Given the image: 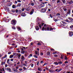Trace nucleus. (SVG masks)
I'll list each match as a JSON object with an SVG mask.
<instances>
[{
  "mask_svg": "<svg viewBox=\"0 0 73 73\" xmlns=\"http://www.w3.org/2000/svg\"><path fill=\"white\" fill-rule=\"evenodd\" d=\"M36 20L37 21V24H38V25H39V28L40 29H41L42 27L44 25V23H42V20L38 17L37 18Z\"/></svg>",
  "mask_w": 73,
  "mask_h": 73,
  "instance_id": "obj_1",
  "label": "nucleus"
},
{
  "mask_svg": "<svg viewBox=\"0 0 73 73\" xmlns=\"http://www.w3.org/2000/svg\"><path fill=\"white\" fill-rule=\"evenodd\" d=\"M44 27H43L42 30V31H51L53 30V29L52 28H50L49 27V25H46V24H44Z\"/></svg>",
  "mask_w": 73,
  "mask_h": 73,
  "instance_id": "obj_2",
  "label": "nucleus"
},
{
  "mask_svg": "<svg viewBox=\"0 0 73 73\" xmlns=\"http://www.w3.org/2000/svg\"><path fill=\"white\" fill-rule=\"evenodd\" d=\"M11 23L13 25H15L16 24V21L15 20H13L11 21Z\"/></svg>",
  "mask_w": 73,
  "mask_h": 73,
  "instance_id": "obj_3",
  "label": "nucleus"
},
{
  "mask_svg": "<svg viewBox=\"0 0 73 73\" xmlns=\"http://www.w3.org/2000/svg\"><path fill=\"white\" fill-rule=\"evenodd\" d=\"M69 34L70 36H72V35H73V32L71 31H70L69 32Z\"/></svg>",
  "mask_w": 73,
  "mask_h": 73,
  "instance_id": "obj_4",
  "label": "nucleus"
},
{
  "mask_svg": "<svg viewBox=\"0 0 73 73\" xmlns=\"http://www.w3.org/2000/svg\"><path fill=\"white\" fill-rule=\"evenodd\" d=\"M35 54L36 55H38V56H39V52L38 51H35Z\"/></svg>",
  "mask_w": 73,
  "mask_h": 73,
  "instance_id": "obj_5",
  "label": "nucleus"
},
{
  "mask_svg": "<svg viewBox=\"0 0 73 73\" xmlns=\"http://www.w3.org/2000/svg\"><path fill=\"white\" fill-rule=\"evenodd\" d=\"M30 13V15H31L33 13V12H34V9H32Z\"/></svg>",
  "mask_w": 73,
  "mask_h": 73,
  "instance_id": "obj_6",
  "label": "nucleus"
},
{
  "mask_svg": "<svg viewBox=\"0 0 73 73\" xmlns=\"http://www.w3.org/2000/svg\"><path fill=\"white\" fill-rule=\"evenodd\" d=\"M42 12H45L46 11V9H45L42 8L41 10Z\"/></svg>",
  "mask_w": 73,
  "mask_h": 73,
  "instance_id": "obj_7",
  "label": "nucleus"
},
{
  "mask_svg": "<svg viewBox=\"0 0 73 73\" xmlns=\"http://www.w3.org/2000/svg\"><path fill=\"white\" fill-rule=\"evenodd\" d=\"M31 7L30 6H29L28 8H26V9L27 11H30L31 9Z\"/></svg>",
  "mask_w": 73,
  "mask_h": 73,
  "instance_id": "obj_8",
  "label": "nucleus"
},
{
  "mask_svg": "<svg viewBox=\"0 0 73 73\" xmlns=\"http://www.w3.org/2000/svg\"><path fill=\"white\" fill-rule=\"evenodd\" d=\"M38 70L40 72H41L42 71V68L41 67H38Z\"/></svg>",
  "mask_w": 73,
  "mask_h": 73,
  "instance_id": "obj_9",
  "label": "nucleus"
},
{
  "mask_svg": "<svg viewBox=\"0 0 73 73\" xmlns=\"http://www.w3.org/2000/svg\"><path fill=\"white\" fill-rule=\"evenodd\" d=\"M68 19L70 20H71V21L72 22H73V19H72V18L70 17H69L68 18Z\"/></svg>",
  "mask_w": 73,
  "mask_h": 73,
  "instance_id": "obj_10",
  "label": "nucleus"
},
{
  "mask_svg": "<svg viewBox=\"0 0 73 73\" xmlns=\"http://www.w3.org/2000/svg\"><path fill=\"white\" fill-rule=\"evenodd\" d=\"M7 70H8L9 72H11V68H7Z\"/></svg>",
  "mask_w": 73,
  "mask_h": 73,
  "instance_id": "obj_11",
  "label": "nucleus"
},
{
  "mask_svg": "<svg viewBox=\"0 0 73 73\" xmlns=\"http://www.w3.org/2000/svg\"><path fill=\"white\" fill-rule=\"evenodd\" d=\"M21 16L23 17H25V16H26V14L25 13H23L22 14Z\"/></svg>",
  "mask_w": 73,
  "mask_h": 73,
  "instance_id": "obj_12",
  "label": "nucleus"
},
{
  "mask_svg": "<svg viewBox=\"0 0 73 73\" xmlns=\"http://www.w3.org/2000/svg\"><path fill=\"white\" fill-rule=\"evenodd\" d=\"M35 29L36 31H38L39 30V27H38L36 26L35 27Z\"/></svg>",
  "mask_w": 73,
  "mask_h": 73,
  "instance_id": "obj_13",
  "label": "nucleus"
},
{
  "mask_svg": "<svg viewBox=\"0 0 73 73\" xmlns=\"http://www.w3.org/2000/svg\"><path fill=\"white\" fill-rule=\"evenodd\" d=\"M14 56V55H11L10 56L9 58H12Z\"/></svg>",
  "mask_w": 73,
  "mask_h": 73,
  "instance_id": "obj_14",
  "label": "nucleus"
},
{
  "mask_svg": "<svg viewBox=\"0 0 73 73\" xmlns=\"http://www.w3.org/2000/svg\"><path fill=\"white\" fill-rule=\"evenodd\" d=\"M73 3V1H71L70 2H68V4H72Z\"/></svg>",
  "mask_w": 73,
  "mask_h": 73,
  "instance_id": "obj_15",
  "label": "nucleus"
},
{
  "mask_svg": "<svg viewBox=\"0 0 73 73\" xmlns=\"http://www.w3.org/2000/svg\"><path fill=\"white\" fill-rule=\"evenodd\" d=\"M53 20L54 21H55V22H56V21H58V19H55V18H54Z\"/></svg>",
  "mask_w": 73,
  "mask_h": 73,
  "instance_id": "obj_16",
  "label": "nucleus"
},
{
  "mask_svg": "<svg viewBox=\"0 0 73 73\" xmlns=\"http://www.w3.org/2000/svg\"><path fill=\"white\" fill-rule=\"evenodd\" d=\"M17 56H18V57H20L21 56V54H20L17 53Z\"/></svg>",
  "mask_w": 73,
  "mask_h": 73,
  "instance_id": "obj_17",
  "label": "nucleus"
},
{
  "mask_svg": "<svg viewBox=\"0 0 73 73\" xmlns=\"http://www.w3.org/2000/svg\"><path fill=\"white\" fill-rule=\"evenodd\" d=\"M58 64H60V65L62 64V62L61 61L58 62Z\"/></svg>",
  "mask_w": 73,
  "mask_h": 73,
  "instance_id": "obj_18",
  "label": "nucleus"
},
{
  "mask_svg": "<svg viewBox=\"0 0 73 73\" xmlns=\"http://www.w3.org/2000/svg\"><path fill=\"white\" fill-rule=\"evenodd\" d=\"M12 8L14 9L15 8H16V5H13L12 6Z\"/></svg>",
  "mask_w": 73,
  "mask_h": 73,
  "instance_id": "obj_19",
  "label": "nucleus"
},
{
  "mask_svg": "<svg viewBox=\"0 0 73 73\" xmlns=\"http://www.w3.org/2000/svg\"><path fill=\"white\" fill-rule=\"evenodd\" d=\"M16 28L17 29H18L19 30H21V28L19 27L18 26H17Z\"/></svg>",
  "mask_w": 73,
  "mask_h": 73,
  "instance_id": "obj_20",
  "label": "nucleus"
},
{
  "mask_svg": "<svg viewBox=\"0 0 73 73\" xmlns=\"http://www.w3.org/2000/svg\"><path fill=\"white\" fill-rule=\"evenodd\" d=\"M9 11V8L7 7L6 9V11L7 12V11Z\"/></svg>",
  "mask_w": 73,
  "mask_h": 73,
  "instance_id": "obj_21",
  "label": "nucleus"
},
{
  "mask_svg": "<svg viewBox=\"0 0 73 73\" xmlns=\"http://www.w3.org/2000/svg\"><path fill=\"white\" fill-rule=\"evenodd\" d=\"M33 57H35V58H38V56H37L36 55H33Z\"/></svg>",
  "mask_w": 73,
  "mask_h": 73,
  "instance_id": "obj_22",
  "label": "nucleus"
},
{
  "mask_svg": "<svg viewBox=\"0 0 73 73\" xmlns=\"http://www.w3.org/2000/svg\"><path fill=\"white\" fill-rule=\"evenodd\" d=\"M21 6V4L20 3H19L18 4V5L17 6V7H19Z\"/></svg>",
  "mask_w": 73,
  "mask_h": 73,
  "instance_id": "obj_23",
  "label": "nucleus"
},
{
  "mask_svg": "<svg viewBox=\"0 0 73 73\" xmlns=\"http://www.w3.org/2000/svg\"><path fill=\"white\" fill-rule=\"evenodd\" d=\"M21 53L22 54H24L25 53V51L24 50L21 51Z\"/></svg>",
  "mask_w": 73,
  "mask_h": 73,
  "instance_id": "obj_24",
  "label": "nucleus"
},
{
  "mask_svg": "<svg viewBox=\"0 0 73 73\" xmlns=\"http://www.w3.org/2000/svg\"><path fill=\"white\" fill-rule=\"evenodd\" d=\"M34 5H35V3H32L31 4V5L33 6H34Z\"/></svg>",
  "mask_w": 73,
  "mask_h": 73,
  "instance_id": "obj_25",
  "label": "nucleus"
},
{
  "mask_svg": "<svg viewBox=\"0 0 73 73\" xmlns=\"http://www.w3.org/2000/svg\"><path fill=\"white\" fill-rule=\"evenodd\" d=\"M5 64V62H1V65H4V64Z\"/></svg>",
  "mask_w": 73,
  "mask_h": 73,
  "instance_id": "obj_26",
  "label": "nucleus"
},
{
  "mask_svg": "<svg viewBox=\"0 0 73 73\" xmlns=\"http://www.w3.org/2000/svg\"><path fill=\"white\" fill-rule=\"evenodd\" d=\"M40 55L41 56H43V55H44V53H43L42 52H40Z\"/></svg>",
  "mask_w": 73,
  "mask_h": 73,
  "instance_id": "obj_27",
  "label": "nucleus"
},
{
  "mask_svg": "<svg viewBox=\"0 0 73 73\" xmlns=\"http://www.w3.org/2000/svg\"><path fill=\"white\" fill-rule=\"evenodd\" d=\"M54 64L55 65H58V63H57V62H54Z\"/></svg>",
  "mask_w": 73,
  "mask_h": 73,
  "instance_id": "obj_28",
  "label": "nucleus"
},
{
  "mask_svg": "<svg viewBox=\"0 0 73 73\" xmlns=\"http://www.w3.org/2000/svg\"><path fill=\"white\" fill-rule=\"evenodd\" d=\"M10 61V59H8L7 60V62L8 64H10L9 63V61Z\"/></svg>",
  "mask_w": 73,
  "mask_h": 73,
  "instance_id": "obj_29",
  "label": "nucleus"
},
{
  "mask_svg": "<svg viewBox=\"0 0 73 73\" xmlns=\"http://www.w3.org/2000/svg\"><path fill=\"white\" fill-rule=\"evenodd\" d=\"M21 58H22V59H23V60H25V58L23 56H22Z\"/></svg>",
  "mask_w": 73,
  "mask_h": 73,
  "instance_id": "obj_30",
  "label": "nucleus"
},
{
  "mask_svg": "<svg viewBox=\"0 0 73 73\" xmlns=\"http://www.w3.org/2000/svg\"><path fill=\"white\" fill-rule=\"evenodd\" d=\"M61 70H62V69L61 68H60L59 70H58V72H60Z\"/></svg>",
  "mask_w": 73,
  "mask_h": 73,
  "instance_id": "obj_31",
  "label": "nucleus"
},
{
  "mask_svg": "<svg viewBox=\"0 0 73 73\" xmlns=\"http://www.w3.org/2000/svg\"><path fill=\"white\" fill-rule=\"evenodd\" d=\"M62 59H64V56H63V55H61V56L60 57Z\"/></svg>",
  "mask_w": 73,
  "mask_h": 73,
  "instance_id": "obj_32",
  "label": "nucleus"
},
{
  "mask_svg": "<svg viewBox=\"0 0 73 73\" xmlns=\"http://www.w3.org/2000/svg\"><path fill=\"white\" fill-rule=\"evenodd\" d=\"M62 1L63 3H65V0H62Z\"/></svg>",
  "mask_w": 73,
  "mask_h": 73,
  "instance_id": "obj_33",
  "label": "nucleus"
},
{
  "mask_svg": "<svg viewBox=\"0 0 73 73\" xmlns=\"http://www.w3.org/2000/svg\"><path fill=\"white\" fill-rule=\"evenodd\" d=\"M68 61H66L65 62V64H66V65H68Z\"/></svg>",
  "mask_w": 73,
  "mask_h": 73,
  "instance_id": "obj_34",
  "label": "nucleus"
},
{
  "mask_svg": "<svg viewBox=\"0 0 73 73\" xmlns=\"http://www.w3.org/2000/svg\"><path fill=\"white\" fill-rule=\"evenodd\" d=\"M2 70H3V72H3V73H5V70H4V68H2Z\"/></svg>",
  "mask_w": 73,
  "mask_h": 73,
  "instance_id": "obj_35",
  "label": "nucleus"
},
{
  "mask_svg": "<svg viewBox=\"0 0 73 73\" xmlns=\"http://www.w3.org/2000/svg\"><path fill=\"white\" fill-rule=\"evenodd\" d=\"M7 57V56L6 55H5L4 57L3 58H6Z\"/></svg>",
  "mask_w": 73,
  "mask_h": 73,
  "instance_id": "obj_36",
  "label": "nucleus"
},
{
  "mask_svg": "<svg viewBox=\"0 0 73 73\" xmlns=\"http://www.w3.org/2000/svg\"><path fill=\"white\" fill-rule=\"evenodd\" d=\"M18 71L16 69H15L14 70V72H17Z\"/></svg>",
  "mask_w": 73,
  "mask_h": 73,
  "instance_id": "obj_37",
  "label": "nucleus"
},
{
  "mask_svg": "<svg viewBox=\"0 0 73 73\" xmlns=\"http://www.w3.org/2000/svg\"><path fill=\"white\" fill-rule=\"evenodd\" d=\"M12 29H16V27H12Z\"/></svg>",
  "mask_w": 73,
  "mask_h": 73,
  "instance_id": "obj_38",
  "label": "nucleus"
},
{
  "mask_svg": "<svg viewBox=\"0 0 73 73\" xmlns=\"http://www.w3.org/2000/svg\"><path fill=\"white\" fill-rule=\"evenodd\" d=\"M70 28L71 29H73V25L70 26Z\"/></svg>",
  "mask_w": 73,
  "mask_h": 73,
  "instance_id": "obj_39",
  "label": "nucleus"
},
{
  "mask_svg": "<svg viewBox=\"0 0 73 73\" xmlns=\"http://www.w3.org/2000/svg\"><path fill=\"white\" fill-rule=\"evenodd\" d=\"M12 12L13 13H14V12H15V10H12Z\"/></svg>",
  "mask_w": 73,
  "mask_h": 73,
  "instance_id": "obj_40",
  "label": "nucleus"
},
{
  "mask_svg": "<svg viewBox=\"0 0 73 73\" xmlns=\"http://www.w3.org/2000/svg\"><path fill=\"white\" fill-rule=\"evenodd\" d=\"M63 10L64 11H66V9L65 8H63Z\"/></svg>",
  "mask_w": 73,
  "mask_h": 73,
  "instance_id": "obj_41",
  "label": "nucleus"
},
{
  "mask_svg": "<svg viewBox=\"0 0 73 73\" xmlns=\"http://www.w3.org/2000/svg\"><path fill=\"white\" fill-rule=\"evenodd\" d=\"M66 25H67V24H65L64 25H62V26H64L65 27H66Z\"/></svg>",
  "mask_w": 73,
  "mask_h": 73,
  "instance_id": "obj_42",
  "label": "nucleus"
},
{
  "mask_svg": "<svg viewBox=\"0 0 73 73\" xmlns=\"http://www.w3.org/2000/svg\"><path fill=\"white\" fill-rule=\"evenodd\" d=\"M62 23L64 24H66V23L65 22L62 21Z\"/></svg>",
  "mask_w": 73,
  "mask_h": 73,
  "instance_id": "obj_43",
  "label": "nucleus"
},
{
  "mask_svg": "<svg viewBox=\"0 0 73 73\" xmlns=\"http://www.w3.org/2000/svg\"><path fill=\"white\" fill-rule=\"evenodd\" d=\"M38 45H41V43L40 42H38Z\"/></svg>",
  "mask_w": 73,
  "mask_h": 73,
  "instance_id": "obj_44",
  "label": "nucleus"
},
{
  "mask_svg": "<svg viewBox=\"0 0 73 73\" xmlns=\"http://www.w3.org/2000/svg\"><path fill=\"white\" fill-rule=\"evenodd\" d=\"M65 65V64L64 63H63V64L62 65V66H64Z\"/></svg>",
  "mask_w": 73,
  "mask_h": 73,
  "instance_id": "obj_45",
  "label": "nucleus"
},
{
  "mask_svg": "<svg viewBox=\"0 0 73 73\" xmlns=\"http://www.w3.org/2000/svg\"><path fill=\"white\" fill-rule=\"evenodd\" d=\"M60 16V14L59 13H58L56 15V16Z\"/></svg>",
  "mask_w": 73,
  "mask_h": 73,
  "instance_id": "obj_46",
  "label": "nucleus"
},
{
  "mask_svg": "<svg viewBox=\"0 0 73 73\" xmlns=\"http://www.w3.org/2000/svg\"><path fill=\"white\" fill-rule=\"evenodd\" d=\"M25 57H28V55L27 54H25Z\"/></svg>",
  "mask_w": 73,
  "mask_h": 73,
  "instance_id": "obj_47",
  "label": "nucleus"
},
{
  "mask_svg": "<svg viewBox=\"0 0 73 73\" xmlns=\"http://www.w3.org/2000/svg\"><path fill=\"white\" fill-rule=\"evenodd\" d=\"M18 10H17V9L15 10V11L16 12V13H17V12H18Z\"/></svg>",
  "mask_w": 73,
  "mask_h": 73,
  "instance_id": "obj_48",
  "label": "nucleus"
},
{
  "mask_svg": "<svg viewBox=\"0 0 73 73\" xmlns=\"http://www.w3.org/2000/svg\"><path fill=\"white\" fill-rule=\"evenodd\" d=\"M22 11H24V8H23L21 9Z\"/></svg>",
  "mask_w": 73,
  "mask_h": 73,
  "instance_id": "obj_49",
  "label": "nucleus"
},
{
  "mask_svg": "<svg viewBox=\"0 0 73 73\" xmlns=\"http://www.w3.org/2000/svg\"><path fill=\"white\" fill-rule=\"evenodd\" d=\"M11 4L10 3H9L8 5V6H9H9H11Z\"/></svg>",
  "mask_w": 73,
  "mask_h": 73,
  "instance_id": "obj_50",
  "label": "nucleus"
},
{
  "mask_svg": "<svg viewBox=\"0 0 73 73\" xmlns=\"http://www.w3.org/2000/svg\"><path fill=\"white\" fill-rule=\"evenodd\" d=\"M49 72H50V73H52V70H49Z\"/></svg>",
  "mask_w": 73,
  "mask_h": 73,
  "instance_id": "obj_51",
  "label": "nucleus"
},
{
  "mask_svg": "<svg viewBox=\"0 0 73 73\" xmlns=\"http://www.w3.org/2000/svg\"><path fill=\"white\" fill-rule=\"evenodd\" d=\"M38 64H39V62L38 61L37 62V66H38Z\"/></svg>",
  "mask_w": 73,
  "mask_h": 73,
  "instance_id": "obj_52",
  "label": "nucleus"
},
{
  "mask_svg": "<svg viewBox=\"0 0 73 73\" xmlns=\"http://www.w3.org/2000/svg\"><path fill=\"white\" fill-rule=\"evenodd\" d=\"M34 65V64H32L31 65V67H33Z\"/></svg>",
  "mask_w": 73,
  "mask_h": 73,
  "instance_id": "obj_53",
  "label": "nucleus"
},
{
  "mask_svg": "<svg viewBox=\"0 0 73 73\" xmlns=\"http://www.w3.org/2000/svg\"><path fill=\"white\" fill-rule=\"evenodd\" d=\"M17 1H18V2H19V3H21V1H20V0H18Z\"/></svg>",
  "mask_w": 73,
  "mask_h": 73,
  "instance_id": "obj_54",
  "label": "nucleus"
},
{
  "mask_svg": "<svg viewBox=\"0 0 73 73\" xmlns=\"http://www.w3.org/2000/svg\"><path fill=\"white\" fill-rule=\"evenodd\" d=\"M40 63H44V61L42 60L40 61Z\"/></svg>",
  "mask_w": 73,
  "mask_h": 73,
  "instance_id": "obj_55",
  "label": "nucleus"
},
{
  "mask_svg": "<svg viewBox=\"0 0 73 73\" xmlns=\"http://www.w3.org/2000/svg\"><path fill=\"white\" fill-rule=\"evenodd\" d=\"M10 61H13V59H11Z\"/></svg>",
  "mask_w": 73,
  "mask_h": 73,
  "instance_id": "obj_56",
  "label": "nucleus"
},
{
  "mask_svg": "<svg viewBox=\"0 0 73 73\" xmlns=\"http://www.w3.org/2000/svg\"><path fill=\"white\" fill-rule=\"evenodd\" d=\"M23 48V49H26V48H25V47H22Z\"/></svg>",
  "mask_w": 73,
  "mask_h": 73,
  "instance_id": "obj_57",
  "label": "nucleus"
},
{
  "mask_svg": "<svg viewBox=\"0 0 73 73\" xmlns=\"http://www.w3.org/2000/svg\"><path fill=\"white\" fill-rule=\"evenodd\" d=\"M25 64L26 65H27V61H25Z\"/></svg>",
  "mask_w": 73,
  "mask_h": 73,
  "instance_id": "obj_58",
  "label": "nucleus"
},
{
  "mask_svg": "<svg viewBox=\"0 0 73 73\" xmlns=\"http://www.w3.org/2000/svg\"><path fill=\"white\" fill-rule=\"evenodd\" d=\"M50 17L51 18H53V17L52 16V15H50Z\"/></svg>",
  "mask_w": 73,
  "mask_h": 73,
  "instance_id": "obj_59",
  "label": "nucleus"
},
{
  "mask_svg": "<svg viewBox=\"0 0 73 73\" xmlns=\"http://www.w3.org/2000/svg\"><path fill=\"white\" fill-rule=\"evenodd\" d=\"M60 1L58 0L57 1V3H60Z\"/></svg>",
  "mask_w": 73,
  "mask_h": 73,
  "instance_id": "obj_60",
  "label": "nucleus"
},
{
  "mask_svg": "<svg viewBox=\"0 0 73 73\" xmlns=\"http://www.w3.org/2000/svg\"><path fill=\"white\" fill-rule=\"evenodd\" d=\"M66 22H68L69 21V20L68 19H66Z\"/></svg>",
  "mask_w": 73,
  "mask_h": 73,
  "instance_id": "obj_61",
  "label": "nucleus"
},
{
  "mask_svg": "<svg viewBox=\"0 0 73 73\" xmlns=\"http://www.w3.org/2000/svg\"><path fill=\"white\" fill-rule=\"evenodd\" d=\"M8 54H11V52H8Z\"/></svg>",
  "mask_w": 73,
  "mask_h": 73,
  "instance_id": "obj_62",
  "label": "nucleus"
},
{
  "mask_svg": "<svg viewBox=\"0 0 73 73\" xmlns=\"http://www.w3.org/2000/svg\"><path fill=\"white\" fill-rule=\"evenodd\" d=\"M54 56V57H57V55L55 54Z\"/></svg>",
  "mask_w": 73,
  "mask_h": 73,
  "instance_id": "obj_63",
  "label": "nucleus"
},
{
  "mask_svg": "<svg viewBox=\"0 0 73 73\" xmlns=\"http://www.w3.org/2000/svg\"><path fill=\"white\" fill-rule=\"evenodd\" d=\"M30 45H33V42H31L30 44Z\"/></svg>",
  "mask_w": 73,
  "mask_h": 73,
  "instance_id": "obj_64",
  "label": "nucleus"
}]
</instances>
